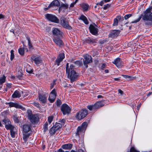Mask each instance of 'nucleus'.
<instances>
[{"label":"nucleus","mask_w":152,"mask_h":152,"mask_svg":"<svg viewBox=\"0 0 152 152\" xmlns=\"http://www.w3.org/2000/svg\"><path fill=\"white\" fill-rule=\"evenodd\" d=\"M3 124H5V128L7 130L10 131V135L12 137H15V135L17 132L16 128L11 124L10 121L7 119H4L2 120Z\"/></svg>","instance_id":"f257e3e1"},{"label":"nucleus","mask_w":152,"mask_h":152,"mask_svg":"<svg viewBox=\"0 0 152 152\" xmlns=\"http://www.w3.org/2000/svg\"><path fill=\"white\" fill-rule=\"evenodd\" d=\"M69 64L67 63L66 67V74L69 78L71 80V82H73L76 80L77 75L75 72L73 70L74 66L71 65L69 68H68Z\"/></svg>","instance_id":"f03ea898"},{"label":"nucleus","mask_w":152,"mask_h":152,"mask_svg":"<svg viewBox=\"0 0 152 152\" xmlns=\"http://www.w3.org/2000/svg\"><path fill=\"white\" fill-rule=\"evenodd\" d=\"M151 9V7L149 8L144 12V15H142V18L144 20L152 21Z\"/></svg>","instance_id":"7ed1b4c3"},{"label":"nucleus","mask_w":152,"mask_h":152,"mask_svg":"<svg viewBox=\"0 0 152 152\" xmlns=\"http://www.w3.org/2000/svg\"><path fill=\"white\" fill-rule=\"evenodd\" d=\"M88 114V111L86 109H83L79 111L76 114L77 119L80 120L85 118Z\"/></svg>","instance_id":"20e7f679"},{"label":"nucleus","mask_w":152,"mask_h":152,"mask_svg":"<svg viewBox=\"0 0 152 152\" xmlns=\"http://www.w3.org/2000/svg\"><path fill=\"white\" fill-rule=\"evenodd\" d=\"M29 112H31L29 111H28V117L30 121L33 124L38 123L39 120L38 116L37 115H34L31 113H29Z\"/></svg>","instance_id":"39448f33"},{"label":"nucleus","mask_w":152,"mask_h":152,"mask_svg":"<svg viewBox=\"0 0 152 152\" xmlns=\"http://www.w3.org/2000/svg\"><path fill=\"white\" fill-rule=\"evenodd\" d=\"M92 61V57L91 56L86 54L84 56L83 59V64L86 67H88V64L91 63Z\"/></svg>","instance_id":"423d86ee"},{"label":"nucleus","mask_w":152,"mask_h":152,"mask_svg":"<svg viewBox=\"0 0 152 152\" xmlns=\"http://www.w3.org/2000/svg\"><path fill=\"white\" fill-rule=\"evenodd\" d=\"M87 125L88 124L86 122H85L83 123L81 126L78 127L76 134L79 135L81 132L84 133L86 129Z\"/></svg>","instance_id":"0eeeda50"},{"label":"nucleus","mask_w":152,"mask_h":152,"mask_svg":"<svg viewBox=\"0 0 152 152\" xmlns=\"http://www.w3.org/2000/svg\"><path fill=\"white\" fill-rule=\"evenodd\" d=\"M61 109L63 114L64 115L69 114L71 111V108L66 104H62Z\"/></svg>","instance_id":"6e6552de"},{"label":"nucleus","mask_w":152,"mask_h":152,"mask_svg":"<svg viewBox=\"0 0 152 152\" xmlns=\"http://www.w3.org/2000/svg\"><path fill=\"white\" fill-rule=\"evenodd\" d=\"M46 18L49 20L57 23L59 22V20L55 16L49 14H47L45 16Z\"/></svg>","instance_id":"1a4fd4ad"},{"label":"nucleus","mask_w":152,"mask_h":152,"mask_svg":"<svg viewBox=\"0 0 152 152\" xmlns=\"http://www.w3.org/2000/svg\"><path fill=\"white\" fill-rule=\"evenodd\" d=\"M60 23L63 27L69 29H72V27L69 26L68 22L66 21L65 18L63 17L61 18L60 19Z\"/></svg>","instance_id":"9d476101"},{"label":"nucleus","mask_w":152,"mask_h":152,"mask_svg":"<svg viewBox=\"0 0 152 152\" xmlns=\"http://www.w3.org/2000/svg\"><path fill=\"white\" fill-rule=\"evenodd\" d=\"M56 97V91L55 89H54L50 92L48 98V100L50 102L53 103L55 100Z\"/></svg>","instance_id":"9b49d317"},{"label":"nucleus","mask_w":152,"mask_h":152,"mask_svg":"<svg viewBox=\"0 0 152 152\" xmlns=\"http://www.w3.org/2000/svg\"><path fill=\"white\" fill-rule=\"evenodd\" d=\"M6 104H9V107H15L16 108H20L22 110H24L25 108L22 107L20 105H19L18 103H14L13 102H10L9 103H6Z\"/></svg>","instance_id":"f8f14e48"},{"label":"nucleus","mask_w":152,"mask_h":152,"mask_svg":"<svg viewBox=\"0 0 152 152\" xmlns=\"http://www.w3.org/2000/svg\"><path fill=\"white\" fill-rule=\"evenodd\" d=\"M64 53H61L59 55V56L56 61V64L58 66L59 65L60 63L62 61L63 59L64 58Z\"/></svg>","instance_id":"ddd939ff"},{"label":"nucleus","mask_w":152,"mask_h":152,"mask_svg":"<svg viewBox=\"0 0 152 152\" xmlns=\"http://www.w3.org/2000/svg\"><path fill=\"white\" fill-rule=\"evenodd\" d=\"M48 96V94H39V100L43 103L46 102L47 100V97Z\"/></svg>","instance_id":"4468645a"},{"label":"nucleus","mask_w":152,"mask_h":152,"mask_svg":"<svg viewBox=\"0 0 152 152\" xmlns=\"http://www.w3.org/2000/svg\"><path fill=\"white\" fill-rule=\"evenodd\" d=\"M89 30L90 32L93 34L95 35L97 33L98 29L96 26L91 25L89 26Z\"/></svg>","instance_id":"2eb2a0df"},{"label":"nucleus","mask_w":152,"mask_h":152,"mask_svg":"<svg viewBox=\"0 0 152 152\" xmlns=\"http://www.w3.org/2000/svg\"><path fill=\"white\" fill-rule=\"evenodd\" d=\"M53 34L54 36H56L59 37L61 36V33L58 29L54 28L52 31Z\"/></svg>","instance_id":"dca6fc26"},{"label":"nucleus","mask_w":152,"mask_h":152,"mask_svg":"<svg viewBox=\"0 0 152 152\" xmlns=\"http://www.w3.org/2000/svg\"><path fill=\"white\" fill-rule=\"evenodd\" d=\"M53 41L59 47L63 46V43L62 41L58 37H55L53 39Z\"/></svg>","instance_id":"f3484780"},{"label":"nucleus","mask_w":152,"mask_h":152,"mask_svg":"<svg viewBox=\"0 0 152 152\" xmlns=\"http://www.w3.org/2000/svg\"><path fill=\"white\" fill-rule=\"evenodd\" d=\"M113 63L115 65L119 68L122 67L123 66L122 64L121 63L120 58H116Z\"/></svg>","instance_id":"a211bd4d"},{"label":"nucleus","mask_w":152,"mask_h":152,"mask_svg":"<svg viewBox=\"0 0 152 152\" xmlns=\"http://www.w3.org/2000/svg\"><path fill=\"white\" fill-rule=\"evenodd\" d=\"M120 31L119 30H113L112 31L110 34V37H116L119 34Z\"/></svg>","instance_id":"6ab92c4d"},{"label":"nucleus","mask_w":152,"mask_h":152,"mask_svg":"<svg viewBox=\"0 0 152 152\" xmlns=\"http://www.w3.org/2000/svg\"><path fill=\"white\" fill-rule=\"evenodd\" d=\"M60 5L59 1L58 0H54L48 6V8L54 6L58 7Z\"/></svg>","instance_id":"aec40b11"},{"label":"nucleus","mask_w":152,"mask_h":152,"mask_svg":"<svg viewBox=\"0 0 152 152\" xmlns=\"http://www.w3.org/2000/svg\"><path fill=\"white\" fill-rule=\"evenodd\" d=\"M20 92L17 90L15 91L12 95V97L13 98H20Z\"/></svg>","instance_id":"412c9836"},{"label":"nucleus","mask_w":152,"mask_h":152,"mask_svg":"<svg viewBox=\"0 0 152 152\" xmlns=\"http://www.w3.org/2000/svg\"><path fill=\"white\" fill-rule=\"evenodd\" d=\"M32 59L37 65H38L41 62V60L39 57H33Z\"/></svg>","instance_id":"4be33fe9"},{"label":"nucleus","mask_w":152,"mask_h":152,"mask_svg":"<svg viewBox=\"0 0 152 152\" xmlns=\"http://www.w3.org/2000/svg\"><path fill=\"white\" fill-rule=\"evenodd\" d=\"M23 131L25 133H27L30 130V126L28 125H24L23 127Z\"/></svg>","instance_id":"5701e85b"},{"label":"nucleus","mask_w":152,"mask_h":152,"mask_svg":"<svg viewBox=\"0 0 152 152\" xmlns=\"http://www.w3.org/2000/svg\"><path fill=\"white\" fill-rule=\"evenodd\" d=\"M79 19L80 20H83L86 24H88V23L87 18L83 15H81Z\"/></svg>","instance_id":"b1692460"},{"label":"nucleus","mask_w":152,"mask_h":152,"mask_svg":"<svg viewBox=\"0 0 152 152\" xmlns=\"http://www.w3.org/2000/svg\"><path fill=\"white\" fill-rule=\"evenodd\" d=\"M121 19V16H118L116 17L115 18L114 20L113 23V26H117L118 24V20H120Z\"/></svg>","instance_id":"393cba45"},{"label":"nucleus","mask_w":152,"mask_h":152,"mask_svg":"<svg viewBox=\"0 0 152 152\" xmlns=\"http://www.w3.org/2000/svg\"><path fill=\"white\" fill-rule=\"evenodd\" d=\"M122 76L125 78L128 81L132 80L134 78L133 77L129 75H122Z\"/></svg>","instance_id":"a878e982"},{"label":"nucleus","mask_w":152,"mask_h":152,"mask_svg":"<svg viewBox=\"0 0 152 152\" xmlns=\"http://www.w3.org/2000/svg\"><path fill=\"white\" fill-rule=\"evenodd\" d=\"M62 147L64 149H70L72 147V145L70 144H64Z\"/></svg>","instance_id":"bb28decb"},{"label":"nucleus","mask_w":152,"mask_h":152,"mask_svg":"<svg viewBox=\"0 0 152 152\" xmlns=\"http://www.w3.org/2000/svg\"><path fill=\"white\" fill-rule=\"evenodd\" d=\"M81 7L84 10L87 11L89 6L87 4L83 3L81 5Z\"/></svg>","instance_id":"cd10ccee"},{"label":"nucleus","mask_w":152,"mask_h":152,"mask_svg":"<svg viewBox=\"0 0 152 152\" xmlns=\"http://www.w3.org/2000/svg\"><path fill=\"white\" fill-rule=\"evenodd\" d=\"M57 129L53 126L50 130L49 132L50 134H53L55 133Z\"/></svg>","instance_id":"c85d7f7f"},{"label":"nucleus","mask_w":152,"mask_h":152,"mask_svg":"<svg viewBox=\"0 0 152 152\" xmlns=\"http://www.w3.org/2000/svg\"><path fill=\"white\" fill-rule=\"evenodd\" d=\"M96 108L102 107L104 106V105L102 104L101 102H96L95 104Z\"/></svg>","instance_id":"c756f323"},{"label":"nucleus","mask_w":152,"mask_h":152,"mask_svg":"<svg viewBox=\"0 0 152 152\" xmlns=\"http://www.w3.org/2000/svg\"><path fill=\"white\" fill-rule=\"evenodd\" d=\"M53 126L57 130L61 128L62 126V125L61 124L56 123Z\"/></svg>","instance_id":"7c9ffc66"},{"label":"nucleus","mask_w":152,"mask_h":152,"mask_svg":"<svg viewBox=\"0 0 152 152\" xmlns=\"http://www.w3.org/2000/svg\"><path fill=\"white\" fill-rule=\"evenodd\" d=\"M5 80V77L4 76L0 78V85H1L2 83L4 82Z\"/></svg>","instance_id":"2f4dec72"},{"label":"nucleus","mask_w":152,"mask_h":152,"mask_svg":"<svg viewBox=\"0 0 152 152\" xmlns=\"http://www.w3.org/2000/svg\"><path fill=\"white\" fill-rule=\"evenodd\" d=\"M48 124L47 122H46L44 126V132H45L48 130Z\"/></svg>","instance_id":"473e14b6"},{"label":"nucleus","mask_w":152,"mask_h":152,"mask_svg":"<svg viewBox=\"0 0 152 152\" xmlns=\"http://www.w3.org/2000/svg\"><path fill=\"white\" fill-rule=\"evenodd\" d=\"M18 52L21 55H23L24 54V50L23 48H20L18 49Z\"/></svg>","instance_id":"72a5a7b5"},{"label":"nucleus","mask_w":152,"mask_h":152,"mask_svg":"<svg viewBox=\"0 0 152 152\" xmlns=\"http://www.w3.org/2000/svg\"><path fill=\"white\" fill-rule=\"evenodd\" d=\"M14 51L13 50H11L10 51L11 55H10V60L12 61L14 59V55L13 53Z\"/></svg>","instance_id":"f704fd0d"},{"label":"nucleus","mask_w":152,"mask_h":152,"mask_svg":"<svg viewBox=\"0 0 152 152\" xmlns=\"http://www.w3.org/2000/svg\"><path fill=\"white\" fill-rule=\"evenodd\" d=\"M87 108L90 110H91L93 109H96L94 104L93 105H88Z\"/></svg>","instance_id":"c9c22d12"},{"label":"nucleus","mask_w":152,"mask_h":152,"mask_svg":"<svg viewBox=\"0 0 152 152\" xmlns=\"http://www.w3.org/2000/svg\"><path fill=\"white\" fill-rule=\"evenodd\" d=\"M27 39L28 40V45L29 48L30 49H31L32 47L31 44V43L30 40V38L29 37H26Z\"/></svg>","instance_id":"e433bc0d"},{"label":"nucleus","mask_w":152,"mask_h":152,"mask_svg":"<svg viewBox=\"0 0 152 152\" xmlns=\"http://www.w3.org/2000/svg\"><path fill=\"white\" fill-rule=\"evenodd\" d=\"M13 120L14 122L16 123H18L19 122V120L18 117L16 116H13Z\"/></svg>","instance_id":"4c0bfd02"},{"label":"nucleus","mask_w":152,"mask_h":152,"mask_svg":"<svg viewBox=\"0 0 152 152\" xmlns=\"http://www.w3.org/2000/svg\"><path fill=\"white\" fill-rule=\"evenodd\" d=\"M68 7V5L67 4L62 3L61 4V7H63L65 9H67Z\"/></svg>","instance_id":"58836bf2"},{"label":"nucleus","mask_w":152,"mask_h":152,"mask_svg":"<svg viewBox=\"0 0 152 152\" xmlns=\"http://www.w3.org/2000/svg\"><path fill=\"white\" fill-rule=\"evenodd\" d=\"M127 152H129L128 151ZM130 152H139V151H138L136 150L134 147H132L130 149Z\"/></svg>","instance_id":"ea45409f"},{"label":"nucleus","mask_w":152,"mask_h":152,"mask_svg":"<svg viewBox=\"0 0 152 152\" xmlns=\"http://www.w3.org/2000/svg\"><path fill=\"white\" fill-rule=\"evenodd\" d=\"M53 117L52 116H50L49 117H48V121L49 124H50L51 123L53 120Z\"/></svg>","instance_id":"a19ab883"},{"label":"nucleus","mask_w":152,"mask_h":152,"mask_svg":"<svg viewBox=\"0 0 152 152\" xmlns=\"http://www.w3.org/2000/svg\"><path fill=\"white\" fill-rule=\"evenodd\" d=\"M142 18L141 16H140L136 20L132 22V23H135L138 22Z\"/></svg>","instance_id":"79ce46f5"},{"label":"nucleus","mask_w":152,"mask_h":152,"mask_svg":"<svg viewBox=\"0 0 152 152\" xmlns=\"http://www.w3.org/2000/svg\"><path fill=\"white\" fill-rule=\"evenodd\" d=\"M12 84L7 83L6 84V87L7 88H10L12 87Z\"/></svg>","instance_id":"37998d69"},{"label":"nucleus","mask_w":152,"mask_h":152,"mask_svg":"<svg viewBox=\"0 0 152 152\" xmlns=\"http://www.w3.org/2000/svg\"><path fill=\"white\" fill-rule=\"evenodd\" d=\"M132 14H129L125 15L124 17L125 19L126 20L132 16Z\"/></svg>","instance_id":"c03bdc74"},{"label":"nucleus","mask_w":152,"mask_h":152,"mask_svg":"<svg viewBox=\"0 0 152 152\" xmlns=\"http://www.w3.org/2000/svg\"><path fill=\"white\" fill-rule=\"evenodd\" d=\"M86 42L88 43H89L90 42H92V40L89 37H88L86 39Z\"/></svg>","instance_id":"a18cd8bd"},{"label":"nucleus","mask_w":152,"mask_h":152,"mask_svg":"<svg viewBox=\"0 0 152 152\" xmlns=\"http://www.w3.org/2000/svg\"><path fill=\"white\" fill-rule=\"evenodd\" d=\"M28 137V136L26 134L24 135L23 138L24 140V141L25 142H26L27 140V138Z\"/></svg>","instance_id":"49530a36"},{"label":"nucleus","mask_w":152,"mask_h":152,"mask_svg":"<svg viewBox=\"0 0 152 152\" xmlns=\"http://www.w3.org/2000/svg\"><path fill=\"white\" fill-rule=\"evenodd\" d=\"M56 102V104L58 106H59L61 104V101L59 99H58L57 100Z\"/></svg>","instance_id":"de8ad7c7"},{"label":"nucleus","mask_w":152,"mask_h":152,"mask_svg":"<svg viewBox=\"0 0 152 152\" xmlns=\"http://www.w3.org/2000/svg\"><path fill=\"white\" fill-rule=\"evenodd\" d=\"M110 6V5L108 4H107L104 5L103 9L104 10L107 9L108 7H109Z\"/></svg>","instance_id":"09e8293b"},{"label":"nucleus","mask_w":152,"mask_h":152,"mask_svg":"<svg viewBox=\"0 0 152 152\" xmlns=\"http://www.w3.org/2000/svg\"><path fill=\"white\" fill-rule=\"evenodd\" d=\"M33 104L38 107H39L40 105L37 102H34L33 103Z\"/></svg>","instance_id":"8fccbe9b"},{"label":"nucleus","mask_w":152,"mask_h":152,"mask_svg":"<svg viewBox=\"0 0 152 152\" xmlns=\"http://www.w3.org/2000/svg\"><path fill=\"white\" fill-rule=\"evenodd\" d=\"M55 80H54L53 81V83H51V84L50 88H51V89H52V88H53V86H54V85L55 84Z\"/></svg>","instance_id":"3c124183"},{"label":"nucleus","mask_w":152,"mask_h":152,"mask_svg":"<svg viewBox=\"0 0 152 152\" xmlns=\"http://www.w3.org/2000/svg\"><path fill=\"white\" fill-rule=\"evenodd\" d=\"M51 29V28L50 27L47 26L46 27V30L47 32H49Z\"/></svg>","instance_id":"603ef678"},{"label":"nucleus","mask_w":152,"mask_h":152,"mask_svg":"<svg viewBox=\"0 0 152 152\" xmlns=\"http://www.w3.org/2000/svg\"><path fill=\"white\" fill-rule=\"evenodd\" d=\"M4 18V15L2 14H0V19Z\"/></svg>","instance_id":"864d4df0"},{"label":"nucleus","mask_w":152,"mask_h":152,"mask_svg":"<svg viewBox=\"0 0 152 152\" xmlns=\"http://www.w3.org/2000/svg\"><path fill=\"white\" fill-rule=\"evenodd\" d=\"M65 121H66L65 120L63 119H62L61 120L60 122L62 124H64V123H65Z\"/></svg>","instance_id":"5fc2aeb1"},{"label":"nucleus","mask_w":152,"mask_h":152,"mask_svg":"<svg viewBox=\"0 0 152 152\" xmlns=\"http://www.w3.org/2000/svg\"><path fill=\"white\" fill-rule=\"evenodd\" d=\"M26 71L27 72H28L29 73H31L32 72V70L31 69L28 70L27 69L26 70Z\"/></svg>","instance_id":"6e6d98bb"},{"label":"nucleus","mask_w":152,"mask_h":152,"mask_svg":"<svg viewBox=\"0 0 152 152\" xmlns=\"http://www.w3.org/2000/svg\"><path fill=\"white\" fill-rule=\"evenodd\" d=\"M118 92L120 94H122L123 93V92L121 89H119L118 90Z\"/></svg>","instance_id":"4d7b16f0"},{"label":"nucleus","mask_w":152,"mask_h":152,"mask_svg":"<svg viewBox=\"0 0 152 152\" xmlns=\"http://www.w3.org/2000/svg\"><path fill=\"white\" fill-rule=\"evenodd\" d=\"M141 106V104H140L138 105V106H137V110H139V108H140V107Z\"/></svg>","instance_id":"13d9d810"},{"label":"nucleus","mask_w":152,"mask_h":152,"mask_svg":"<svg viewBox=\"0 0 152 152\" xmlns=\"http://www.w3.org/2000/svg\"><path fill=\"white\" fill-rule=\"evenodd\" d=\"M103 4H104V1H102L100 2L99 4L100 5L102 6L103 5Z\"/></svg>","instance_id":"bf43d9fd"},{"label":"nucleus","mask_w":152,"mask_h":152,"mask_svg":"<svg viewBox=\"0 0 152 152\" xmlns=\"http://www.w3.org/2000/svg\"><path fill=\"white\" fill-rule=\"evenodd\" d=\"M120 78H114V80H115V81H119V80H120Z\"/></svg>","instance_id":"052dcab7"},{"label":"nucleus","mask_w":152,"mask_h":152,"mask_svg":"<svg viewBox=\"0 0 152 152\" xmlns=\"http://www.w3.org/2000/svg\"><path fill=\"white\" fill-rule=\"evenodd\" d=\"M76 63L77 64H78L79 65H80L81 64V63L80 61H77L76 62Z\"/></svg>","instance_id":"680f3d73"},{"label":"nucleus","mask_w":152,"mask_h":152,"mask_svg":"<svg viewBox=\"0 0 152 152\" xmlns=\"http://www.w3.org/2000/svg\"><path fill=\"white\" fill-rule=\"evenodd\" d=\"M74 4H75L74 3H72L70 5V7H74Z\"/></svg>","instance_id":"e2e57ef3"},{"label":"nucleus","mask_w":152,"mask_h":152,"mask_svg":"<svg viewBox=\"0 0 152 152\" xmlns=\"http://www.w3.org/2000/svg\"><path fill=\"white\" fill-rule=\"evenodd\" d=\"M105 66V65L104 64H103L102 65V66H101L102 68V69H103L104 68Z\"/></svg>","instance_id":"0e129e2a"},{"label":"nucleus","mask_w":152,"mask_h":152,"mask_svg":"<svg viewBox=\"0 0 152 152\" xmlns=\"http://www.w3.org/2000/svg\"><path fill=\"white\" fill-rule=\"evenodd\" d=\"M102 96L101 95H99L97 96V98H102Z\"/></svg>","instance_id":"69168bd1"},{"label":"nucleus","mask_w":152,"mask_h":152,"mask_svg":"<svg viewBox=\"0 0 152 152\" xmlns=\"http://www.w3.org/2000/svg\"><path fill=\"white\" fill-rule=\"evenodd\" d=\"M106 73H108L109 72V70L108 69H106L104 71Z\"/></svg>","instance_id":"338daca9"},{"label":"nucleus","mask_w":152,"mask_h":152,"mask_svg":"<svg viewBox=\"0 0 152 152\" xmlns=\"http://www.w3.org/2000/svg\"><path fill=\"white\" fill-rule=\"evenodd\" d=\"M152 94V92H149L148 94L147 95V96H150Z\"/></svg>","instance_id":"774afa93"}]
</instances>
